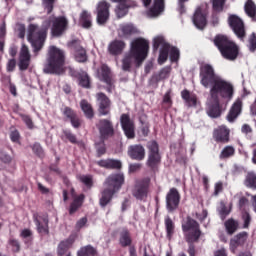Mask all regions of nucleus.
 <instances>
[{"mask_svg":"<svg viewBox=\"0 0 256 256\" xmlns=\"http://www.w3.org/2000/svg\"><path fill=\"white\" fill-rule=\"evenodd\" d=\"M235 155V147L233 146H225L221 151L219 158L220 159H229Z\"/></svg>","mask_w":256,"mask_h":256,"instance_id":"nucleus-47","label":"nucleus"},{"mask_svg":"<svg viewBox=\"0 0 256 256\" xmlns=\"http://www.w3.org/2000/svg\"><path fill=\"white\" fill-rule=\"evenodd\" d=\"M192 22L197 29H205L207 25V13L203 11V8L198 7L192 17Z\"/></svg>","mask_w":256,"mask_h":256,"instance_id":"nucleus-26","label":"nucleus"},{"mask_svg":"<svg viewBox=\"0 0 256 256\" xmlns=\"http://www.w3.org/2000/svg\"><path fill=\"white\" fill-rule=\"evenodd\" d=\"M29 65H31V52L27 45L22 44L18 58L19 71H27Z\"/></svg>","mask_w":256,"mask_h":256,"instance_id":"nucleus-20","label":"nucleus"},{"mask_svg":"<svg viewBox=\"0 0 256 256\" xmlns=\"http://www.w3.org/2000/svg\"><path fill=\"white\" fill-rule=\"evenodd\" d=\"M241 220L243 222L242 229H249L251 227V221H253V218H251V214L247 211H242L241 213Z\"/></svg>","mask_w":256,"mask_h":256,"instance_id":"nucleus-48","label":"nucleus"},{"mask_svg":"<svg viewBox=\"0 0 256 256\" xmlns=\"http://www.w3.org/2000/svg\"><path fill=\"white\" fill-rule=\"evenodd\" d=\"M137 33L138 30L135 25L131 23H126L120 25L118 30V37H120V39H131V37H133V35H137Z\"/></svg>","mask_w":256,"mask_h":256,"instance_id":"nucleus-27","label":"nucleus"},{"mask_svg":"<svg viewBox=\"0 0 256 256\" xmlns=\"http://www.w3.org/2000/svg\"><path fill=\"white\" fill-rule=\"evenodd\" d=\"M79 181L83 183L88 189L93 187V176L91 175H80Z\"/></svg>","mask_w":256,"mask_h":256,"instance_id":"nucleus-52","label":"nucleus"},{"mask_svg":"<svg viewBox=\"0 0 256 256\" xmlns=\"http://www.w3.org/2000/svg\"><path fill=\"white\" fill-rule=\"evenodd\" d=\"M179 203H181V194L177 188H171L166 195V208L169 213L177 211L179 208Z\"/></svg>","mask_w":256,"mask_h":256,"instance_id":"nucleus-18","label":"nucleus"},{"mask_svg":"<svg viewBox=\"0 0 256 256\" xmlns=\"http://www.w3.org/2000/svg\"><path fill=\"white\" fill-rule=\"evenodd\" d=\"M243 111V100L241 98H237L235 102L232 104L226 118L229 123L235 122V119L241 115Z\"/></svg>","mask_w":256,"mask_h":256,"instance_id":"nucleus-24","label":"nucleus"},{"mask_svg":"<svg viewBox=\"0 0 256 256\" xmlns=\"http://www.w3.org/2000/svg\"><path fill=\"white\" fill-rule=\"evenodd\" d=\"M135 56L137 65H143V62L149 57V40L138 37L131 41L128 51Z\"/></svg>","mask_w":256,"mask_h":256,"instance_id":"nucleus-6","label":"nucleus"},{"mask_svg":"<svg viewBox=\"0 0 256 256\" xmlns=\"http://www.w3.org/2000/svg\"><path fill=\"white\" fill-rule=\"evenodd\" d=\"M96 105L98 107V117H107L111 115V98L103 92H98L95 95Z\"/></svg>","mask_w":256,"mask_h":256,"instance_id":"nucleus-9","label":"nucleus"},{"mask_svg":"<svg viewBox=\"0 0 256 256\" xmlns=\"http://www.w3.org/2000/svg\"><path fill=\"white\" fill-rule=\"evenodd\" d=\"M199 77L202 87L210 88V101L206 113L211 119H218L224 110L221 99L227 100L226 103L231 101L233 95H235V88L233 84L219 77L211 64H204L200 67Z\"/></svg>","mask_w":256,"mask_h":256,"instance_id":"nucleus-1","label":"nucleus"},{"mask_svg":"<svg viewBox=\"0 0 256 256\" xmlns=\"http://www.w3.org/2000/svg\"><path fill=\"white\" fill-rule=\"evenodd\" d=\"M16 67H17V60H15V58L9 59L6 64V71L8 73H13Z\"/></svg>","mask_w":256,"mask_h":256,"instance_id":"nucleus-62","label":"nucleus"},{"mask_svg":"<svg viewBox=\"0 0 256 256\" xmlns=\"http://www.w3.org/2000/svg\"><path fill=\"white\" fill-rule=\"evenodd\" d=\"M63 136L73 145H77V136L71 130H63Z\"/></svg>","mask_w":256,"mask_h":256,"instance_id":"nucleus-53","label":"nucleus"},{"mask_svg":"<svg viewBox=\"0 0 256 256\" xmlns=\"http://www.w3.org/2000/svg\"><path fill=\"white\" fill-rule=\"evenodd\" d=\"M213 43L224 59H227L228 61H235V59L239 57V46H237L235 42L231 41V39L226 35H216Z\"/></svg>","mask_w":256,"mask_h":256,"instance_id":"nucleus-4","label":"nucleus"},{"mask_svg":"<svg viewBox=\"0 0 256 256\" xmlns=\"http://www.w3.org/2000/svg\"><path fill=\"white\" fill-rule=\"evenodd\" d=\"M74 243H75V238L73 236H70L68 239L61 241L57 247V255L58 256L67 255V253H69V249L73 247Z\"/></svg>","mask_w":256,"mask_h":256,"instance_id":"nucleus-30","label":"nucleus"},{"mask_svg":"<svg viewBox=\"0 0 256 256\" xmlns=\"http://www.w3.org/2000/svg\"><path fill=\"white\" fill-rule=\"evenodd\" d=\"M161 47L159 56H158V65H163L169 59V51L171 49V45L165 41L163 36H157L153 40V51L157 53Z\"/></svg>","mask_w":256,"mask_h":256,"instance_id":"nucleus-8","label":"nucleus"},{"mask_svg":"<svg viewBox=\"0 0 256 256\" xmlns=\"http://www.w3.org/2000/svg\"><path fill=\"white\" fill-rule=\"evenodd\" d=\"M22 121H24L26 127H28V129H34L35 125L33 124V119H31V116L26 115V114H21L20 115Z\"/></svg>","mask_w":256,"mask_h":256,"instance_id":"nucleus-59","label":"nucleus"},{"mask_svg":"<svg viewBox=\"0 0 256 256\" xmlns=\"http://www.w3.org/2000/svg\"><path fill=\"white\" fill-rule=\"evenodd\" d=\"M80 107L87 119H93V117H95V111L93 110V106L91 103H89V101L86 99L81 100Z\"/></svg>","mask_w":256,"mask_h":256,"instance_id":"nucleus-39","label":"nucleus"},{"mask_svg":"<svg viewBox=\"0 0 256 256\" xmlns=\"http://www.w3.org/2000/svg\"><path fill=\"white\" fill-rule=\"evenodd\" d=\"M224 227L228 235H234L239 230V221L229 218L224 222Z\"/></svg>","mask_w":256,"mask_h":256,"instance_id":"nucleus-38","label":"nucleus"},{"mask_svg":"<svg viewBox=\"0 0 256 256\" xmlns=\"http://www.w3.org/2000/svg\"><path fill=\"white\" fill-rule=\"evenodd\" d=\"M111 4L106 0L98 2L96 7V21L98 25H105L109 21Z\"/></svg>","mask_w":256,"mask_h":256,"instance_id":"nucleus-16","label":"nucleus"},{"mask_svg":"<svg viewBox=\"0 0 256 256\" xmlns=\"http://www.w3.org/2000/svg\"><path fill=\"white\" fill-rule=\"evenodd\" d=\"M31 149L33 153L37 155V157H40V159H43V157H45V151L43 150V147L39 142L34 143L31 146Z\"/></svg>","mask_w":256,"mask_h":256,"instance_id":"nucleus-51","label":"nucleus"},{"mask_svg":"<svg viewBox=\"0 0 256 256\" xmlns=\"http://www.w3.org/2000/svg\"><path fill=\"white\" fill-rule=\"evenodd\" d=\"M244 11L248 17H250L253 21H256V5L253 0H247L244 5Z\"/></svg>","mask_w":256,"mask_h":256,"instance_id":"nucleus-41","label":"nucleus"},{"mask_svg":"<svg viewBox=\"0 0 256 256\" xmlns=\"http://www.w3.org/2000/svg\"><path fill=\"white\" fill-rule=\"evenodd\" d=\"M115 193H117V192H115L109 188H105L101 192V197L99 199V205H100V207H102V209H105V207L108 206L111 201H113V196L115 195Z\"/></svg>","mask_w":256,"mask_h":256,"instance_id":"nucleus-31","label":"nucleus"},{"mask_svg":"<svg viewBox=\"0 0 256 256\" xmlns=\"http://www.w3.org/2000/svg\"><path fill=\"white\" fill-rule=\"evenodd\" d=\"M84 201L85 194H80L78 197H75V199H73L72 203L70 204L69 215H75V213H77V211L83 207Z\"/></svg>","mask_w":256,"mask_h":256,"instance_id":"nucleus-34","label":"nucleus"},{"mask_svg":"<svg viewBox=\"0 0 256 256\" xmlns=\"http://www.w3.org/2000/svg\"><path fill=\"white\" fill-rule=\"evenodd\" d=\"M34 222L40 235H49V218L43 217L42 222L35 218Z\"/></svg>","mask_w":256,"mask_h":256,"instance_id":"nucleus-33","label":"nucleus"},{"mask_svg":"<svg viewBox=\"0 0 256 256\" xmlns=\"http://www.w3.org/2000/svg\"><path fill=\"white\" fill-rule=\"evenodd\" d=\"M42 2H43V5H44L48 15H50V13H53L55 0H42Z\"/></svg>","mask_w":256,"mask_h":256,"instance_id":"nucleus-60","label":"nucleus"},{"mask_svg":"<svg viewBox=\"0 0 256 256\" xmlns=\"http://www.w3.org/2000/svg\"><path fill=\"white\" fill-rule=\"evenodd\" d=\"M48 31L49 24L42 25L40 28L37 24H29L27 40L31 43L34 53H39L43 49Z\"/></svg>","mask_w":256,"mask_h":256,"instance_id":"nucleus-5","label":"nucleus"},{"mask_svg":"<svg viewBox=\"0 0 256 256\" xmlns=\"http://www.w3.org/2000/svg\"><path fill=\"white\" fill-rule=\"evenodd\" d=\"M231 131L225 126H219L213 131V139L216 143H229Z\"/></svg>","mask_w":256,"mask_h":256,"instance_id":"nucleus-23","label":"nucleus"},{"mask_svg":"<svg viewBox=\"0 0 256 256\" xmlns=\"http://www.w3.org/2000/svg\"><path fill=\"white\" fill-rule=\"evenodd\" d=\"M119 245L123 248L133 245V238L129 229L124 228L119 234Z\"/></svg>","mask_w":256,"mask_h":256,"instance_id":"nucleus-32","label":"nucleus"},{"mask_svg":"<svg viewBox=\"0 0 256 256\" xmlns=\"http://www.w3.org/2000/svg\"><path fill=\"white\" fill-rule=\"evenodd\" d=\"M227 0H212V7L214 11H218L221 13L223 11V8L225 7V3Z\"/></svg>","mask_w":256,"mask_h":256,"instance_id":"nucleus-54","label":"nucleus"},{"mask_svg":"<svg viewBox=\"0 0 256 256\" xmlns=\"http://www.w3.org/2000/svg\"><path fill=\"white\" fill-rule=\"evenodd\" d=\"M148 149V158L146 161V167L152 171V173H157L159 167L161 166V152H159V144L157 141H149L146 145Z\"/></svg>","mask_w":256,"mask_h":256,"instance_id":"nucleus-7","label":"nucleus"},{"mask_svg":"<svg viewBox=\"0 0 256 256\" xmlns=\"http://www.w3.org/2000/svg\"><path fill=\"white\" fill-rule=\"evenodd\" d=\"M87 217L80 218L75 225L76 231H81L85 225H87Z\"/></svg>","mask_w":256,"mask_h":256,"instance_id":"nucleus-64","label":"nucleus"},{"mask_svg":"<svg viewBox=\"0 0 256 256\" xmlns=\"http://www.w3.org/2000/svg\"><path fill=\"white\" fill-rule=\"evenodd\" d=\"M120 125L127 139L135 138V121L131 119L129 114H122L120 116Z\"/></svg>","mask_w":256,"mask_h":256,"instance_id":"nucleus-17","label":"nucleus"},{"mask_svg":"<svg viewBox=\"0 0 256 256\" xmlns=\"http://www.w3.org/2000/svg\"><path fill=\"white\" fill-rule=\"evenodd\" d=\"M181 97L185 101L187 107H197V96L191 94L189 90L185 89L181 92Z\"/></svg>","mask_w":256,"mask_h":256,"instance_id":"nucleus-36","label":"nucleus"},{"mask_svg":"<svg viewBox=\"0 0 256 256\" xmlns=\"http://www.w3.org/2000/svg\"><path fill=\"white\" fill-rule=\"evenodd\" d=\"M8 245L11 247L12 253H19L21 251V242L13 237L9 238Z\"/></svg>","mask_w":256,"mask_h":256,"instance_id":"nucleus-49","label":"nucleus"},{"mask_svg":"<svg viewBox=\"0 0 256 256\" xmlns=\"http://www.w3.org/2000/svg\"><path fill=\"white\" fill-rule=\"evenodd\" d=\"M111 3H117L115 8V14L118 19H123L129 14V9H135L138 7L137 1L135 0H110Z\"/></svg>","mask_w":256,"mask_h":256,"instance_id":"nucleus-14","label":"nucleus"},{"mask_svg":"<svg viewBox=\"0 0 256 256\" xmlns=\"http://www.w3.org/2000/svg\"><path fill=\"white\" fill-rule=\"evenodd\" d=\"M169 73H171V68L164 67L159 71V73L157 75H158L160 81H163L164 79H167V77H169Z\"/></svg>","mask_w":256,"mask_h":256,"instance_id":"nucleus-61","label":"nucleus"},{"mask_svg":"<svg viewBox=\"0 0 256 256\" xmlns=\"http://www.w3.org/2000/svg\"><path fill=\"white\" fill-rule=\"evenodd\" d=\"M229 27L232 29L236 37L243 41L247 36V32L245 31V22L239 16L232 14L228 18Z\"/></svg>","mask_w":256,"mask_h":256,"instance_id":"nucleus-13","label":"nucleus"},{"mask_svg":"<svg viewBox=\"0 0 256 256\" xmlns=\"http://www.w3.org/2000/svg\"><path fill=\"white\" fill-rule=\"evenodd\" d=\"M16 33L19 39H25V33H26L25 24H22V23L16 24Z\"/></svg>","mask_w":256,"mask_h":256,"instance_id":"nucleus-57","label":"nucleus"},{"mask_svg":"<svg viewBox=\"0 0 256 256\" xmlns=\"http://www.w3.org/2000/svg\"><path fill=\"white\" fill-rule=\"evenodd\" d=\"M163 11H165V0H154L153 6L149 10L150 15L157 17Z\"/></svg>","mask_w":256,"mask_h":256,"instance_id":"nucleus-37","label":"nucleus"},{"mask_svg":"<svg viewBox=\"0 0 256 256\" xmlns=\"http://www.w3.org/2000/svg\"><path fill=\"white\" fill-rule=\"evenodd\" d=\"M182 231L184 239L188 243L187 253L189 256H195L197 251L195 250V243H199V239L203 236L201 231V225L197 220L187 217L185 223L182 224Z\"/></svg>","mask_w":256,"mask_h":256,"instance_id":"nucleus-3","label":"nucleus"},{"mask_svg":"<svg viewBox=\"0 0 256 256\" xmlns=\"http://www.w3.org/2000/svg\"><path fill=\"white\" fill-rule=\"evenodd\" d=\"M61 113L64 117V121L71 123L74 129H79L81 127V118L77 114V111L69 106L61 108Z\"/></svg>","mask_w":256,"mask_h":256,"instance_id":"nucleus-19","label":"nucleus"},{"mask_svg":"<svg viewBox=\"0 0 256 256\" xmlns=\"http://www.w3.org/2000/svg\"><path fill=\"white\" fill-rule=\"evenodd\" d=\"M127 47V43L123 40H113L108 45V53H110L113 57H119V55H123V51H125Z\"/></svg>","mask_w":256,"mask_h":256,"instance_id":"nucleus-28","label":"nucleus"},{"mask_svg":"<svg viewBox=\"0 0 256 256\" xmlns=\"http://www.w3.org/2000/svg\"><path fill=\"white\" fill-rule=\"evenodd\" d=\"M229 213H231V210H229L227 205H225L224 203H221L220 209H219L220 219H222V221H225V219H227V215H229Z\"/></svg>","mask_w":256,"mask_h":256,"instance_id":"nucleus-55","label":"nucleus"},{"mask_svg":"<svg viewBox=\"0 0 256 256\" xmlns=\"http://www.w3.org/2000/svg\"><path fill=\"white\" fill-rule=\"evenodd\" d=\"M125 184V175L123 173L110 174L104 181V185L107 189L118 193L121 191V187Z\"/></svg>","mask_w":256,"mask_h":256,"instance_id":"nucleus-15","label":"nucleus"},{"mask_svg":"<svg viewBox=\"0 0 256 256\" xmlns=\"http://www.w3.org/2000/svg\"><path fill=\"white\" fill-rule=\"evenodd\" d=\"M98 167H102L103 169H121L123 164L119 160L115 159H102L95 162Z\"/></svg>","mask_w":256,"mask_h":256,"instance_id":"nucleus-29","label":"nucleus"},{"mask_svg":"<svg viewBox=\"0 0 256 256\" xmlns=\"http://www.w3.org/2000/svg\"><path fill=\"white\" fill-rule=\"evenodd\" d=\"M164 225L167 240L171 241V239H173V235H175V222H173V219H171V217L166 216L164 218Z\"/></svg>","mask_w":256,"mask_h":256,"instance_id":"nucleus-35","label":"nucleus"},{"mask_svg":"<svg viewBox=\"0 0 256 256\" xmlns=\"http://www.w3.org/2000/svg\"><path fill=\"white\" fill-rule=\"evenodd\" d=\"M179 49L177 47H172L170 49V60L172 61V63H177V61H179Z\"/></svg>","mask_w":256,"mask_h":256,"instance_id":"nucleus-58","label":"nucleus"},{"mask_svg":"<svg viewBox=\"0 0 256 256\" xmlns=\"http://www.w3.org/2000/svg\"><path fill=\"white\" fill-rule=\"evenodd\" d=\"M78 84L83 89H91V78L87 72H81V75L78 78Z\"/></svg>","mask_w":256,"mask_h":256,"instance_id":"nucleus-44","label":"nucleus"},{"mask_svg":"<svg viewBox=\"0 0 256 256\" xmlns=\"http://www.w3.org/2000/svg\"><path fill=\"white\" fill-rule=\"evenodd\" d=\"M65 51L57 46H50L48 49L44 73L48 75H63L65 73Z\"/></svg>","mask_w":256,"mask_h":256,"instance_id":"nucleus-2","label":"nucleus"},{"mask_svg":"<svg viewBox=\"0 0 256 256\" xmlns=\"http://www.w3.org/2000/svg\"><path fill=\"white\" fill-rule=\"evenodd\" d=\"M248 48L249 50L254 53V51L256 50V34L255 32H253L248 39Z\"/></svg>","mask_w":256,"mask_h":256,"instance_id":"nucleus-56","label":"nucleus"},{"mask_svg":"<svg viewBox=\"0 0 256 256\" xmlns=\"http://www.w3.org/2000/svg\"><path fill=\"white\" fill-rule=\"evenodd\" d=\"M95 149H96V153H97V157H103V155H105V153H107V147L105 145V140H101L100 142L95 144Z\"/></svg>","mask_w":256,"mask_h":256,"instance_id":"nucleus-50","label":"nucleus"},{"mask_svg":"<svg viewBox=\"0 0 256 256\" xmlns=\"http://www.w3.org/2000/svg\"><path fill=\"white\" fill-rule=\"evenodd\" d=\"M247 237H249V234L247 232H240L233 239H231L230 245H234V247H239V245H245Z\"/></svg>","mask_w":256,"mask_h":256,"instance_id":"nucleus-42","label":"nucleus"},{"mask_svg":"<svg viewBox=\"0 0 256 256\" xmlns=\"http://www.w3.org/2000/svg\"><path fill=\"white\" fill-rule=\"evenodd\" d=\"M121 63L122 71H125L127 73H131V69H133V67H136V69H139V67H141V65L137 64V58L131 52H127L124 54Z\"/></svg>","mask_w":256,"mask_h":256,"instance_id":"nucleus-22","label":"nucleus"},{"mask_svg":"<svg viewBox=\"0 0 256 256\" xmlns=\"http://www.w3.org/2000/svg\"><path fill=\"white\" fill-rule=\"evenodd\" d=\"M49 23H52L51 33L53 37H61L69 27V20L65 16H52L49 18Z\"/></svg>","mask_w":256,"mask_h":256,"instance_id":"nucleus-10","label":"nucleus"},{"mask_svg":"<svg viewBox=\"0 0 256 256\" xmlns=\"http://www.w3.org/2000/svg\"><path fill=\"white\" fill-rule=\"evenodd\" d=\"M245 187L248 189H256V174L255 172H248L245 180H244Z\"/></svg>","mask_w":256,"mask_h":256,"instance_id":"nucleus-46","label":"nucleus"},{"mask_svg":"<svg viewBox=\"0 0 256 256\" xmlns=\"http://www.w3.org/2000/svg\"><path fill=\"white\" fill-rule=\"evenodd\" d=\"M100 71L102 81H104V83H106L107 85H111V68H109V66H107L106 64H102Z\"/></svg>","mask_w":256,"mask_h":256,"instance_id":"nucleus-45","label":"nucleus"},{"mask_svg":"<svg viewBox=\"0 0 256 256\" xmlns=\"http://www.w3.org/2000/svg\"><path fill=\"white\" fill-rule=\"evenodd\" d=\"M128 156L134 161H143L145 159V147L141 144H134L128 147Z\"/></svg>","mask_w":256,"mask_h":256,"instance_id":"nucleus-25","label":"nucleus"},{"mask_svg":"<svg viewBox=\"0 0 256 256\" xmlns=\"http://www.w3.org/2000/svg\"><path fill=\"white\" fill-rule=\"evenodd\" d=\"M97 253V248L92 245H86L78 250L77 256H96Z\"/></svg>","mask_w":256,"mask_h":256,"instance_id":"nucleus-43","label":"nucleus"},{"mask_svg":"<svg viewBox=\"0 0 256 256\" xmlns=\"http://www.w3.org/2000/svg\"><path fill=\"white\" fill-rule=\"evenodd\" d=\"M80 27L83 29H91L93 23L91 22V13H88L87 10H83L80 14Z\"/></svg>","mask_w":256,"mask_h":256,"instance_id":"nucleus-40","label":"nucleus"},{"mask_svg":"<svg viewBox=\"0 0 256 256\" xmlns=\"http://www.w3.org/2000/svg\"><path fill=\"white\" fill-rule=\"evenodd\" d=\"M99 131L100 141H107L111 137L115 136V127L113 126V121L109 119H100L96 124Z\"/></svg>","mask_w":256,"mask_h":256,"instance_id":"nucleus-12","label":"nucleus"},{"mask_svg":"<svg viewBox=\"0 0 256 256\" xmlns=\"http://www.w3.org/2000/svg\"><path fill=\"white\" fill-rule=\"evenodd\" d=\"M21 139V134L19 133V130H13L10 132V140L12 143H19Z\"/></svg>","mask_w":256,"mask_h":256,"instance_id":"nucleus-63","label":"nucleus"},{"mask_svg":"<svg viewBox=\"0 0 256 256\" xmlns=\"http://www.w3.org/2000/svg\"><path fill=\"white\" fill-rule=\"evenodd\" d=\"M70 47L74 51V57L78 63H87V60L89 59L87 56V50L81 46L79 41L73 40L70 43Z\"/></svg>","mask_w":256,"mask_h":256,"instance_id":"nucleus-21","label":"nucleus"},{"mask_svg":"<svg viewBox=\"0 0 256 256\" xmlns=\"http://www.w3.org/2000/svg\"><path fill=\"white\" fill-rule=\"evenodd\" d=\"M151 185V178H144L139 180L134 185L132 195L138 201H145L149 195V187Z\"/></svg>","mask_w":256,"mask_h":256,"instance_id":"nucleus-11","label":"nucleus"}]
</instances>
